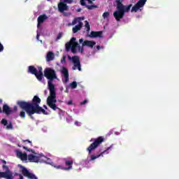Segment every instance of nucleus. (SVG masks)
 Here are the masks:
<instances>
[{"mask_svg":"<svg viewBox=\"0 0 179 179\" xmlns=\"http://www.w3.org/2000/svg\"><path fill=\"white\" fill-rule=\"evenodd\" d=\"M2 163L4 164H6V161L3 160V161H2Z\"/></svg>","mask_w":179,"mask_h":179,"instance_id":"nucleus-47","label":"nucleus"},{"mask_svg":"<svg viewBox=\"0 0 179 179\" xmlns=\"http://www.w3.org/2000/svg\"><path fill=\"white\" fill-rule=\"evenodd\" d=\"M88 3H90L91 5L93 4V0H87Z\"/></svg>","mask_w":179,"mask_h":179,"instance_id":"nucleus-43","label":"nucleus"},{"mask_svg":"<svg viewBox=\"0 0 179 179\" xmlns=\"http://www.w3.org/2000/svg\"><path fill=\"white\" fill-rule=\"evenodd\" d=\"M22 148L24 149V150H27V152H31V153H34V155H36V151L33 149L28 148L26 146H23Z\"/></svg>","mask_w":179,"mask_h":179,"instance_id":"nucleus-26","label":"nucleus"},{"mask_svg":"<svg viewBox=\"0 0 179 179\" xmlns=\"http://www.w3.org/2000/svg\"><path fill=\"white\" fill-rule=\"evenodd\" d=\"M21 170H22V174L24 176V177H27V178L29 179H38L34 173H31L26 169V167L21 166Z\"/></svg>","mask_w":179,"mask_h":179,"instance_id":"nucleus-8","label":"nucleus"},{"mask_svg":"<svg viewBox=\"0 0 179 179\" xmlns=\"http://www.w3.org/2000/svg\"><path fill=\"white\" fill-rule=\"evenodd\" d=\"M18 147H19V148H20V145H18Z\"/></svg>","mask_w":179,"mask_h":179,"instance_id":"nucleus-52","label":"nucleus"},{"mask_svg":"<svg viewBox=\"0 0 179 179\" xmlns=\"http://www.w3.org/2000/svg\"><path fill=\"white\" fill-rule=\"evenodd\" d=\"M110 16V13L109 12H105L103 13L102 17L104 19H107V17H108Z\"/></svg>","mask_w":179,"mask_h":179,"instance_id":"nucleus-30","label":"nucleus"},{"mask_svg":"<svg viewBox=\"0 0 179 179\" xmlns=\"http://www.w3.org/2000/svg\"><path fill=\"white\" fill-rule=\"evenodd\" d=\"M28 160L31 163H38L40 162V158L33 154H30L28 155Z\"/></svg>","mask_w":179,"mask_h":179,"instance_id":"nucleus-16","label":"nucleus"},{"mask_svg":"<svg viewBox=\"0 0 179 179\" xmlns=\"http://www.w3.org/2000/svg\"><path fill=\"white\" fill-rule=\"evenodd\" d=\"M90 37H91V38H96L97 37L101 38L103 37V31H92L90 34Z\"/></svg>","mask_w":179,"mask_h":179,"instance_id":"nucleus-14","label":"nucleus"},{"mask_svg":"<svg viewBox=\"0 0 179 179\" xmlns=\"http://www.w3.org/2000/svg\"><path fill=\"white\" fill-rule=\"evenodd\" d=\"M1 113H2V108L0 106V113L1 114Z\"/></svg>","mask_w":179,"mask_h":179,"instance_id":"nucleus-48","label":"nucleus"},{"mask_svg":"<svg viewBox=\"0 0 179 179\" xmlns=\"http://www.w3.org/2000/svg\"><path fill=\"white\" fill-rule=\"evenodd\" d=\"M22 142H24V143L27 142L28 143H30V146H33V143H31L30 140H24Z\"/></svg>","mask_w":179,"mask_h":179,"instance_id":"nucleus-34","label":"nucleus"},{"mask_svg":"<svg viewBox=\"0 0 179 179\" xmlns=\"http://www.w3.org/2000/svg\"><path fill=\"white\" fill-rule=\"evenodd\" d=\"M13 110H14V111H17V106H15L13 107Z\"/></svg>","mask_w":179,"mask_h":179,"instance_id":"nucleus-41","label":"nucleus"},{"mask_svg":"<svg viewBox=\"0 0 179 179\" xmlns=\"http://www.w3.org/2000/svg\"><path fill=\"white\" fill-rule=\"evenodd\" d=\"M28 73H31V75H34L37 78V69L34 66H29L28 67Z\"/></svg>","mask_w":179,"mask_h":179,"instance_id":"nucleus-22","label":"nucleus"},{"mask_svg":"<svg viewBox=\"0 0 179 179\" xmlns=\"http://www.w3.org/2000/svg\"><path fill=\"white\" fill-rule=\"evenodd\" d=\"M80 10H82V9L79 8L77 12H80Z\"/></svg>","mask_w":179,"mask_h":179,"instance_id":"nucleus-49","label":"nucleus"},{"mask_svg":"<svg viewBox=\"0 0 179 179\" xmlns=\"http://www.w3.org/2000/svg\"><path fill=\"white\" fill-rule=\"evenodd\" d=\"M0 103H2V99H0Z\"/></svg>","mask_w":179,"mask_h":179,"instance_id":"nucleus-51","label":"nucleus"},{"mask_svg":"<svg viewBox=\"0 0 179 179\" xmlns=\"http://www.w3.org/2000/svg\"><path fill=\"white\" fill-rule=\"evenodd\" d=\"M78 22H80L79 21V18H75L71 24H69V26L72 25V26H75V24H76V23H78Z\"/></svg>","mask_w":179,"mask_h":179,"instance_id":"nucleus-28","label":"nucleus"},{"mask_svg":"<svg viewBox=\"0 0 179 179\" xmlns=\"http://www.w3.org/2000/svg\"><path fill=\"white\" fill-rule=\"evenodd\" d=\"M70 86L71 89H76V87H78V83H76V81H73L70 83Z\"/></svg>","mask_w":179,"mask_h":179,"instance_id":"nucleus-25","label":"nucleus"},{"mask_svg":"<svg viewBox=\"0 0 179 179\" xmlns=\"http://www.w3.org/2000/svg\"><path fill=\"white\" fill-rule=\"evenodd\" d=\"M3 169L6 170L5 172H0V178L13 179V173L6 165H3Z\"/></svg>","mask_w":179,"mask_h":179,"instance_id":"nucleus-7","label":"nucleus"},{"mask_svg":"<svg viewBox=\"0 0 179 179\" xmlns=\"http://www.w3.org/2000/svg\"><path fill=\"white\" fill-rule=\"evenodd\" d=\"M62 37V33L59 32L56 38V41H58V40H61Z\"/></svg>","mask_w":179,"mask_h":179,"instance_id":"nucleus-32","label":"nucleus"},{"mask_svg":"<svg viewBox=\"0 0 179 179\" xmlns=\"http://www.w3.org/2000/svg\"><path fill=\"white\" fill-rule=\"evenodd\" d=\"M62 2L66 3H72L73 2V0H60Z\"/></svg>","mask_w":179,"mask_h":179,"instance_id":"nucleus-31","label":"nucleus"},{"mask_svg":"<svg viewBox=\"0 0 179 179\" xmlns=\"http://www.w3.org/2000/svg\"><path fill=\"white\" fill-rule=\"evenodd\" d=\"M53 55H54V53L52 52H49L47 54V60L48 61H52V59H54Z\"/></svg>","mask_w":179,"mask_h":179,"instance_id":"nucleus-24","label":"nucleus"},{"mask_svg":"<svg viewBox=\"0 0 179 179\" xmlns=\"http://www.w3.org/2000/svg\"><path fill=\"white\" fill-rule=\"evenodd\" d=\"M43 108H45V110H48V108L45 105L43 106Z\"/></svg>","mask_w":179,"mask_h":179,"instance_id":"nucleus-46","label":"nucleus"},{"mask_svg":"<svg viewBox=\"0 0 179 179\" xmlns=\"http://www.w3.org/2000/svg\"><path fill=\"white\" fill-rule=\"evenodd\" d=\"M38 71L37 70V76L36 79L41 82L43 80V78H44V74H43V67L39 66L38 68Z\"/></svg>","mask_w":179,"mask_h":179,"instance_id":"nucleus-19","label":"nucleus"},{"mask_svg":"<svg viewBox=\"0 0 179 179\" xmlns=\"http://www.w3.org/2000/svg\"><path fill=\"white\" fill-rule=\"evenodd\" d=\"M79 51L81 52V54H83V51H85V49L83 48V46H82V48H78Z\"/></svg>","mask_w":179,"mask_h":179,"instance_id":"nucleus-37","label":"nucleus"},{"mask_svg":"<svg viewBox=\"0 0 179 179\" xmlns=\"http://www.w3.org/2000/svg\"><path fill=\"white\" fill-rule=\"evenodd\" d=\"M66 104H68V106H72L73 104V102L72 101V100H70L66 102Z\"/></svg>","mask_w":179,"mask_h":179,"instance_id":"nucleus-38","label":"nucleus"},{"mask_svg":"<svg viewBox=\"0 0 179 179\" xmlns=\"http://www.w3.org/2000/svg\"><path fill=\"white\" fill-rule=\"evenodd\" d=\"M148 0H139L131 8V12H136L139 10L141 8H143L145 6V3H146Z\"/></svg>","mask_w":179,"mask_h":179,"instance_id":"nucleus-9","label":"nucleus"},{"mask_svg":"<svg viewBox=\"0 0 179 179\" xmlns=\"http://www.w3.org/2000/svg\"><path fill=\"white\" fill-rule=\"evenodd\" d=\"M39 38H40V34H37V35H36V40H39Z\"/></svg>","mask_w":179,"mask_h":179,"instance_id":"nucleus-44","label":"nucleus"},{"mask_svg":"<svg viewBox=\"0 0 179 179\" xmlns=\"http://www.w3.org/2000/svg\"><path fill=\"white\" fill-rule=\"evenodd\" d=\"M113 148V145H111L110 147H108L106 150H105L103 152H102L101 154L97 155H91L90 161L93 162V160H96V159H99L101 156H103V155H108V151L110 149Z\"/></svg>","mask_w":179,"mask_h":179,"instance_id":"nucleus-12","label":"nucleus"},{"mask_svg":"<svg viewBox=\"0 0 179 179\" xmlns=\"http://www.w3.org/2000/svg\"><path fill=\"white\" fill-rule=\"evenodd\" d=\"M92 1H96V0H92Z\"/></svg>","mask_w":179,"mask_h":179,"instance_id":"nucleus-53","label":"nucleus"},{"mask_svg":"<svg viewBox=\"0 0 179 179\" xmlns=\"http://www.w3.org/2000/svg\"><path fill=\"white\" fill-rule=\"evenodd\" d=\"M76 48H80V45L76 42V38L73 37L70 41L66 44V50L69 51L71 50L73 54H76Z\"/></svg>","mask_w":179,"mask_h":179,"instance_id":"nucleus-5","label":"nucleus"},{"mask_svg":"<svg viewBox=\"0 0 179 179\" xmlns=\"http://www.w3.org/2000/svg\"><path fill=\"white\" fill-rule=\"evenodd\" d=\"M85 27L87 29V33H89L90 31V24H89V22L87 20L85 21Z\"/></svg>","mask_w":179,"mask_h":179,"instance_id":"nucleus-27","label":"nucleus"},{"mask_svg":"<svg viewBox=\"0 0 179 179\" xmlns=\"http://www.w3.org/2000/svg\"><path fill=\"white\" fill-rule=\"evenodd\" d=\"M86 8H88L90 10H92L94 9V8H97V6H96V5H91V6L87 5Z\"/></svg>","mask_w":179,"mask_h":179,"instance_id":"nucleus-29","label":"nucleus"},{"mask_svg":"<svg viewBox=\"0 0 179 179\" xmlns=\"http://www.w3.org/2000/svg\"><path fill=\"white\" fill-rule=\"evenodd\" d=\"M83 27V23L82 22H79L78 25H76L74 27H73V33H78L80 29Z\"/></svg>","mask_w":179,"mask_h":179,"instance_id":"nucleus-23","label":"nucleus"},{"mask_svg":"<svg viewBox=\"0 0 179 179\" xmlns=\"http://www.w3.org/2000/svg\"><path fill=\"white\" fill-rule=\"evenodd\" d=\"M79 43L81 44L83 43V47H90V48H93L94 45H96V43L94 41H84L83 38L79 39Z\"/></svg>","mask_w":179,"mask_h":179,"instance_id":"nucleus-10","label":"nucleus"},{"mask_svg":"<svg viewBox=\"0 0 179 179\" xmlns=\"http://www.w3.org/2000/svg\"><path fill=\"white\" fill-rule=\"evenodd\" d=\"M41 99L38 96H34L31 102L26 101H17V106L21 108L20 112V117L21 118H26V113L31 120H34L33 117L34 114H43L44 115H48V113L45 111L41 106Z\"/></svg>","mask_w":179,"mask_h":179,"instance_id":"nucleus-1","label":"nucleus"},{"mask_svg":"<svg viewBox=\"0 0 179 179\" xmlns=\"http://www.w3.org/2000/svg\"><path fill=\"white\" fill-rule=\"evenodd\" d=\"M4 50L3 45L0 42V52H2Z\"/></svg>","mask_w":179,"mask_h":179,"instance_id":"nucleus-35","label":"nucleus"},{"mask_svg":"<svg viewBox=\"0 0 179 179\" xmlns=\"http://www.w3.org/2000/svg\"><path fill=\"white\" fill-rule=\"evenodd\" d=\"M101 48V47L100 45L96 46V50H100Z\"/></svg>","mask_w":179,"mask_h":179,"instance_id":"nucleus-45","label":"nucleus"},{"mask_svg":"<svg viewBox=\"0 0 179 179\" xmlns=\"http://www.w3.org/2000/svg\"><path fill=\"white\" fill-rule=\"evenodd\" d=\"M47 19H48V17L45 14H43V15L38 16V20H38V24H37L38 29V27H40V26H41V24H43L44 23V22H45V20H47Z\"/></svg>","mask_w":179,"mask_h":179,"instance_id":"nucleus-13","label":"nucleus"},{"mask_svg":"<svg viewBox=\"0 0 179 179\" xmlns=\"http://www.w3.org/2000/svg\"><path fill=\"white\" fill-rule=\"evenodd\" d=\"M75 124H76V125H78V122H75Z\"/></svg>","mask_w":179,"mask_h":179,"instance_id":"nucleus-50","label":"nucleus"},{"mask_svg":"<svg viewBox=\"0 0 179 179\" xmlns=\"http://www.w3.org/2000/svg\"><path fill=\"white\" fill-rule=\"evenodd\" d=\"M64 16H68L69 14L68 13L63 12Z\"/></svg>","mask_w":179,"mask_h":179,"instance_id":"nucleus-42","label":"nucleus"},{"mask_svg":"<svg viewBox=\"0 0 179 179\" xmlns=\"http://www.w3.org/2000/svg\"><path fill=\"white\" fill-rule=\"evenodd\" d=\"M87 103V100L85 99L83 102H80L81 106H84V104H86Z\"/></svg>","mask_w":179,"mask_h":179,"instance_id":"nucleus-39","label":"nucleus"},{"mask_svg":"<svg viewBox=\"0 0 179 179\" xmlns=\"http://www.w3.org/2000/svg\"><path fill=\"white\" fill-rule=\"evenodd\" d=\"M55 167H56V169H61L62 170H64V169H65V167H62V166H61V165H59V166H55Z\"/></svg>","mask_w":179,"mask_h":179,"instance_id":"nucleus-40","label":"nucleus"},{"mask_svg":"<svg viewBox=\"0 0 179 179\" xmlns=\"http://www.w3.org/2000/svg\"><path fill=\"white\" fill-rule=\"evenodd\" d=\"M2 113L6 114V115H10V114H12V113H13V111H12V110L10 109V107H9V106H8V104H4V105H3Z\"/></svg>","mask_w":179,"mask_h":179,"instance_id":"nucleus-18","label":"nucleus"},{"mask_svg":"<svg viewBox=\"0 0 179 179\" xmlns=\"http://www.w3.org/2000/svg\"><path fill=\"white\" fill-rule=\"evenodd\" d=\"M103 142H106V138L103 136H99L96 138L94 139V142L90 144V145L87 148V150L89 153V155L92 154V152L93 150H95V149H97Z\"/></svg>","mask_w":179,"mask_h":179,"instance_id":"nucleus-4","label":"nucleus"},{"mask_svg":"<svg viewBox=\"0 0 179 179\" xmlns=\"http://www.w3.org/2000/svg\"><path fill=\"white\" fill-rule=\"evenodd\" d=\"M68 58L70 61H72L73 64V66L72 67L73 71H76V69L80 71H82V66L80 65V58L78 56H73L71 57L69 55Z\"/></svg>","mask_w":179,"mask_h":179,"instance_id":"nucleus-6","label":"nucleus"},{"mask_svg":"<svg viewBox=\"0 0 179 179\" xmlns=\"http://www.w3.org/2000/svg\"><path fill=\"white\" fill-rule=\"evenodd\" d=\"M80 5H82V6H86V2L85 1V0H80Z\"/></svg>","mask_w":179,"mask_h":179,"instance_id":"nucleus-36","label":"nucleus"},{"mask_svg":"<svg viewBox=\"0 0 179 179\" xmlns=\"http://www.w3.org/2000/svg\"><path fill=\"white\" fill-rule=\"evenodd\" d=\"M117 3V10L113 12V17L117 20V22H120L121 19H123L124 16H125V13H128L129 10H131V8H132V4H129L128 6H124L122 4V0H116Z\"/></svg>","mask_w":179,"mask_h":179,"instance_id":"nucleus-3","label":"nucleus"},{"mask_svg":"<svg viewBox=\"0 0 179 179\" xmlns=\"http://www.w3.org/2000/svg\"><path fill=\"white\" fill-rule=\"evenodd\" d=\"M57 8H58L59 12H60V13H64V12H65V10H68L69 9V7L68 6V5L61 1L57 5Z\"/></svg>","mask_w":179,"mask_h":179,"instance_id":"nucleus-11","label":"nucleus"},{"mask_svg":"<svg viewBox=\"0 0 179 179\" xmlns=\"http://www.w3.org/2000/svg\"><path fill=\"white\" fill-rule=\"evenodd\" d=\"M66 62V56H63L62 59H61V63L62 64H65Z\"/></svg>","mask_w":179,"mask_h":179,"instance_id":"nucleus-33","label":"nucleus"},{"mask_svg":"<svg viewBox=\"0 0 179 179\" xmlns=\"http://www.w3.org/2000/svg\"><path fill=\"white\" fill-rule=\"evenodd\" d=\"M1 125H4L6 127V129H13V124H12V122H10V123L8 124V120L6 119H2L1 121Z\"/></svg>","mask_w":179,"mask_h":179,"instance_id":"nucleus-15","label":"nucleus"},{"mask_svg":"<svg viewBox=\"0 0 179 179\" xmlns=\"http://www.w3.org/2000/svg\"><path fill=\"white\" fill-rule=\"evenodd\" d=\"M73 165V160H66L65 166L66 167L63 168V170H72Z\"/></svg>","mask_w":179,"mask_h":179,"instance_id":"nucleus-20","label":"nucleus"},{"mask_svg":"<svg viewBox=\"0 0 179 179\" xmlns=\"http://www.w3.org/2000/svg\"><path fill=\"white\" fill-rule=\"evenodd\" d=\"M44 76L48 81V87L50 92V96H48L46 103L48 107L55 111L56 110H61L58 106H57V92H55V85L52 84V80L57 79V72L54 69L48 67L45 69Z\"/></svg>","mask_w":179,"mask_h":179,"instance_id":"nucleus-2","label":"nucleus"},{"mask_svg":"<svg viewBox=\"0 0 179 179\" xmlns=\"http://www.w3.org/2000/svg\"><path fill=\"white\" fill-rule=\"evenodd\" d=\"M62 73L65 78L66 82H68V80H69V71H68V69H66L65 66H63L62 68Z\"/></svg>","mask_w":179,"mask_h":179,"instance_id":"nucleus-17","label":"nucleus"},{"mask_svg":"<svg viewBox=\"0 0 179 179\" xmlns=\"http://www.w3.org/2000/svg\"><path fill=\"white\" fill-rule=\"evenodd\" d=\"M17 156L22 161L27 160V154L26 152L23 153L20 151L17 152Z\"/></svg>","mask_w":179,"mask_h":179,"instance_id":"nucleus-21","label":"nucleus"}]
</instances>
